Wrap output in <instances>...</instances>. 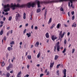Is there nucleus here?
Here are the masks:
<instances>
[{
  "label": "nucleus",
  "mask_w": 77,
  "mask_h": 77,
  "mask_svg": "<svg viewBox=\"0 0 77 77\" xmlns=\"http://www.w3.org/2000/svg\"><path fill=\"white\" fill-rule=\"evenodd\" d=\"M65 1H69L71 3L70 6L71 7H72V2H75V0H57L52 1L47 0L46 1L44 2L43 3L45 4H50V3H57V2H65Z\"/></svg>",
  "instance_id": "nucleus-1"
},
{
  "label": "nucleus",
  "mask_w": 77,
  "mask_h": 77,
  "mask_svg": "<svg viewBox=\"0 0 77 77\" xmlns=\"http://www.w3.org/2000/svg\"><path fill=\"white\" fill-rule=\"evenodd\" d=\"M12 68H13V64L11 63L9 64L8 66L6 67L7 71H11V69Z\"/></svg>",
  "instance_id": "nucleus-2"
},
{
  "label": "nucleus",
  "mask_w": 77,
  "mask_h": 77,
  "mask_svg": "<svg viewBox=\"0 0 77 77\" xmlns=\"http://www.w3.org/2000/svg\"><path fill=\"white\" fill-rule=\"evenodd\" d=\"M15 19L17 21L18 19H20L21 18V14L19 13H17L16 14V15L15 17Z\"/></svg>",
  "instance_id": "nucleus-3"
},
{
  "label": "nucleus",
  "mask_w": 77,
  "mask_h": 77,
  "mask_svg": "<svg viewBox=\"0 0 77 77\" xmlns=\"http://www.w3.org/2000/svg\"><path fill=\"white\" fill-rule=\"evenodd\" d=\"M65 32H63V34H62V31H61L60 32V33L59 34V35L61 37V41L62 40V38L63 37V36L65 35Z\"/></svg>",
  "instance_id": "nucleus-4"
},
{
  "label": "nucleus",
  "mask_w": 77,
  "mask_h": 77,
  "mask_svg": "<svg viewBox=\"0 0 77 77\" xmlns=\"http://www.w3.org/2000/svg\"><path fill=\"white\" fill-rule=\"evenodd\" d=\"M57 50L58 51H60V46L59 45V42H58L57 43Z\"/></svg>",
  "instance_id": "nucleus-5"
},
{
  "label": "nucleus",
  "mask_w": 77,
  "mask_h": 77,
  "mask_svg": "<svg viewBox=\"0 0 77 77\" xmlns=\"http://www.w3.org/2000/svg\"><path fill=\"white\" fill-rule=\"evenodd\" d=\"M11 7H20V5H19V4H17V5H16L15 4H14V5H13V4H11Z\"/></svg>",
  "instance_id": "nucleus-6"
},
{
  "label": "nucleus",
  "mask_w": 77,
  "mask_h": 77,
  "mask_svg": "<svg viewBox=\"0 0 77 77\" xmlns=\"http://www.w3.org/2000/svg\"><path fill=\"white\" fill-rule=\"evenodd\" d=\"M26 6H27V7L29 8H30L31 7V3L30 2H29L27 3L25 5Z\"/></svg>",
  "instance_id": "nucleus-7"
},
{
  "label": "nucleus",
  "mask_w": 77,
  "mask_h": 77,
  "mask_svg": "<svg viewBox=\"0 0 77 77\" xmlns=\"http://www.w3.org/2000/svg\"><path fill=\"white\" fill-rule=\"evenodd\" d=\"M63 72L64 75V76L63 77H66V69H64V70H63Z\"/></svg>",
  "instance_id": "nucleus-8"
},
{
  "label": "nucleus",
  "mask_w": 77,
  "mask_h": 77,
  "mask_svg": "<svg viewBox=\"0 0 77 77\" xmlns=\"http://www.w3.org/2000/svg\"><path fill=\"white\" fill-rule=\"evenodd\" d=\"M51 39L52 41H54L55 39H57V37L56 36L55 37L54 35H53L52 36Z\"/></svg>",
  "instance_id": "nucleus-9"
},
{
  "label": "nucleus",
  "mask_w": 77,
  "mask_h": 77,
  "mask_svg": "<svg viewBox=\"0 0 77 77\" xmlns=\"http://www.w3.org/2000/svg\"><path fill=\"white\" fill-rule=\"evenodd\" d=\"M5 76L6 77H10V73L9 72H7L5 74Z\"/></svg>",
  "instance_id": "nucleus-10"
},
{
  "label": "nucleus",
  "mask_w": 77,
  "mask_h": 77,
  "mask_svg": "<svg viewBox=\"0 0 77 77\" xmlns=\"http://www.w3.org/2000/svg\"><path fill=\"white\" fill-rule=\"evenodd\" d=\"M46 37V38H50V36L49 35V34H48V32H47L45 34Z\"/></svg>",
  "instance_id": "nucleus-11"
},
{
  "label": "nucleus",
  "mask_w": 77,
  "mask_h": 77,
  "mask_svg": "<svg viewBox=\"0 0 77 77\" xmlns=\"http://www.w3.org/2000/svg\"><path fill=\"white\" fill-rule=\"evenodd\" d=\"M60 26H61V24L60 23H59L57 24L56 26V28H57V29H59Z\"/></svg>",
  "instance_id": "nucleus-12"
},
{
  "label": "nucleus",
  "mask_w": 77,
  "mask_h": 77,
  "mask_svg": "<svg viewBox=\"0 0 77 77\" xmlns=\"http://www.w3.org/2000/svg\"><path fill=\"white\" fill-rule=\"evenodd\" d=\"M77 26V24L75 23V22H74L73 23V24L72 25V27H76Z\"/></svg>",
  "instance_id": "nucleus-13"
},
{
  "label": "nucleus",
  "mask_w": 77,
  "mask_h": 77,
  "mask_svg": "<svg viewBox=\"0 0 77 77\" xmlns=\"http://www.w3.org/2000/svg\"><path fill=\"white\" fill-rule=\"evenodd\" d=\"M54 63H51L50 68H53V65H54Z\"/></svg>",
  "instance_id": "nucleus-14"
},
{
  "label": "nucleus",
  "mask_w": 77,
  "mask_h": 77,
  "mask_svg": "<svg viewBox=\"0 0 77 77\" xmlns=\"http://www.w3.org/2000/svg\"><path fill=\"white\" fill-rule=\"evenodd\" d=\"M39 45V42H37L36 43L35 46V47H38Z\"/></svg>",
  "instance_id": "nucleus-15"
},
{
  "label": "nucleus",
  "mask_w": 77,
  "mask_h": 77,
  "mask_svg": "<svg viewBox=\"0 0 77 77\" xmlns=\"http://www.w3.org/2000/svg\"><path fill=\"white\" fill-rule=\"evenodd\" d=\"M9 5L7 4V5H5L4 6L5 9H6L7 8H9Z\"/></svg>",
  "instance_id": "nucleus-16"
},
{
  "label": "nucleus",
  "mask_w": 77,
  "mask_h": 77,
  "mask_svg": "<svg viewBox=\"0 0 77 77\" xmlns=\"http://www.w3.org/2000/svg\"><path fill=\"white\" fill-rule=\"evenodd\" d=\"M20 8H25V7H26V5L23 4L21 5H20Z\"/></svg>",
  "instance_id": "nucleus-17"
},
{
  "label": "nucleus",
  "mask_w": 77,
  "mask_h": 77,
  "mask_svg": "<svg viewBox=\"0 0 77 77\" xmlns=\"http://www.w3.org/2000/svg\"><path fill=\"white\" fill-rule=\"evenodd\" d=\"M58 57H59V56L56 55L55 56V58H54V60H56L57 59H58Z\"/></svg>",
  "instance_id": "nucleus-18"
},
{
  "label": "nucleus",
  "mask_w": 77,
  "mask_h": 77,
  "mask_svg": "<svg viewBox=\"0 0 77 77\" xmlns=\"http://www.w3.org/2000/svg\"><path fill=\"white\" fill-rule=\"evenodd\" d=\"M35 5V3L34 2L32 3V4H31V6H32V8H33Z\"/></svg>",
  "instance_id": "nucleus-19"
},
{
  "label": "nucleus",
  "mask_w": 77,
  "mask_h": 77,
  "mask_svg": "<svg viewBox=\"0 0 77 77\" xmlns=\"http://www.w3.org/2000/svg\"><path fill=\"white\" fill-rule=\"evenodd\" d=\"M26 35L28 36V38H29V36H31V33L30 32H29V33H27Z\"/></svg>",
  "instance_id": "nucleus-20"
},
{
  "label": "nucleus",
  "mask_w": 77,
  "mask_h": 77,
  "mask_svg": "<svg viewBox=\"0 0 77 77\" xmlns=\"http://www.w3.org/2000/svg\"><path fill=\"white\" fill-rule=\"evenodd\" d=\"M27 58L28 59L30 60L32 58V56H31V55H28L27 56Z\"/></svg>",
  "instance_id": "nucleus-21"
},
{
  "label": "nucleus",
  "mask_w": 77,
  "mask_h": 77,
  "mask_svg": "<svg viewBox=\"0 0 77 77\" xmlns=\"http://www.w3.org/2000/svg\"><path fill=\"white\" fill-rule=\"evenodd\" d=\"M26 13H23V18L24 20H25L26 18Z\"/></svg>",
  "instance_id": "nucleus-22"
},
{
  "label": "nucleus",
  "mask_w": 77,
  "mask_h": 77,
  "mask_svg": "<svg viewBox=\"0 0 77 77\" xmlns=\"http://www.w3.org/2000/svg\"><path fill=\"white\" fill-rule=\"evenodd\" d=\"M7 49L8 51H11L12 50V48L11 47H8Z\"/></svg>",
  "instance_id": "nucleus-23"
},
{
  "label": "nucleus",
  "mask_w": 77,
  "mask_h": 77,
  "mask_svg": "<svg viewBox=\"0 0 77 77\" xmlns=\"http://www.w3.org/2000/svg\"><path fill=\"white\" fill-rule=\"evenodd\" d=\"M3 29H2L1 31L0 32V35H3Z\"/></svg>",
  "instance_id": "nucleus-24"
},
{
  "label": "nucleus",
  "mask_w": 77,
  "mask_h": 77,
  "mask_svg": "<svg viewBox=\"0 0 77 77\" xmlns=\"http://www.w3.org/2000/svg\"><path fill=\"white\" fill-rule=\"evenodd\" d=\"M5 65V63H4V61H3L2 62V64H1V66H4Z\"/></svg>",
  "instance_id": "nucleus-25"
},
{
  "label": "nucleus",
  "mask_w": 77,
  "mask_h": 77,
  "mask_svg": "<svg viewBox=\"0 0 77 77\" xmlns=\"http://www.w3.org/2000/svg\"><path fill=\"white\" fill-rule=\"evenodd\" d=\"M54 26H55V23H54L52 25V26L50 27L51 29H53L54 27Z\"/></svg>",
  "instance_id": "nucleus-26"
},
{
  "label": "nucleus",
  "mask_w": 77,
  "mask_h": 77,
  "mask_svg": "<svg viewBox=\"0 0 77 77\" xmlns=\"http://www.w3.org/2000/svg\"><path fill=\"white\" fill-rule=\"evenodd\" d=\"M41 12V9L40 8H38L37 10V13H39Z\"/></svg>",
  "instance_id": "nucleus-27"
},
{
  "label": "nucleus",
  "mask_w": 77,
  "mask_h": 77,
  "mask_svg": "<svg viewBox=\"0 0 77 77\" xmlns=\"http://www.w3.org/2000/svg\"><path fill=\"white\" fill-rule=\"evenodd\" d=\"M14 44L15 42L14 41H11L10 43V45H14Z\"/></svg>",
  "instance_id": "nucleus-28"
},
{
  "label": "nucleus",
  "mask_w": 77,
  "mask_h": 77,
  "mask_svg": "<svg viewBox=\"0 0 77 77\" xmlns=\"http://www.w3.org/2000/svg\"><path fill=\"white\" fill-rule=\"evenodd\" d=\"M40 55H41V53H40V52H39L38 53V54H37V58H39Z\"/></svg>",
  "instance_id": "nucleus-29"
},
{
  "label": "nucleus",
  "mask_w": 77,
  "mask_h": 77,
  "mask_svg": "<svg viewBox=\"0 0 77 77\" xmlns=\"http://www.w3.org/2000/svg\"><path fill=\"white\" fill-rule=\"evenodd\" d=\"M56 73L57 75H60V73H59V70H57L56 72Z\"/></svg>",
  "instance_id": "nucleus-30"
},
{
  "label": "nucleus",
  "mask_w": 77,
  "mask_h": 77,
  "mask_svg": "<svg viewBox=\"0 0 77 77\" xmlns=\"http://www.w3.org/2000/svg\"><path fill=\"white\" fill-rule=\"evenodd\" d=\"M52 21V19L51 18H50V19L49 20L48 23H51V22Z\"/></svg>",
  "instance_id": "nucleus-31"
},
{
  "label": "nucleus",
  "mask_w": 77,
  "mask_h": 77,
  "mask_svg": "<svg viewBox=\"0 0 77 77\" xmlns=\"http://www.w3.org/2000/svg\"><path fill=\"white\" fill-rule=\"evenodd\" d=\"M60 10L61 11H63V12L64 11V10H63V8L61 7L60 8Z\"/></svg>",
  "instance_id": "nucleus-32"
},
{
  "label": "nucleus",
  "mask_w": 77,
  "mask_h": 77,
  "mask_svg": "<svg viewBox=\"0 0 77 77\" xmlns=\"http://www.w3.org/2000/svg\"><path fill=\"white\" fill-rule=\"evenodd\" d=\"M12 17L11 16L9 17L8 18L9 21H11L12 20Z\"/></svg>",
  "instance_id": "nucleus-33"
},
{
  "label": "nucleus",
  "mask_w": 77,
  "mask_h": 77,
  "mask_svg": "<svg viewBox=\"0 0 77 77\" xmlns=\"http://www.w3.org/2000/svg\"><path fill=\"white\" fill-rule=\"evenodd\" d=\"M63 53H64L66 52V48H65L63 51H62Z\"/></svg>",
  "instance_id": "nucleus-34"
},
{
  "label": "nucleus",
  "mask_w": 77,
  "mask_h": 77,
  "mask_svg": "<svg viewBox=\"0 0 77 77\" xmlns=\"http://www.w3.org/2000/svg\"><path fill=\"white\" fill-rule=\"evenodd\" d=\"M75 51V48H73L72 49V53H74V52Z\"/></svg>",
  "instance_id": "nucleus-35"
},
{
  "label": "nucleus",
  "mask_w": 77,
  "mask_h": 77,
  "mask_svg": "<svg viewBox=\"0 0 77 77\" xmlns=\"http://www.w3.org/2000/svg\"><path fill=\"white\" fill-rule=\"evenodd\" d=\"M66 39H65L64 40V44H65V45L66 44Z\"/></svg>",
  "instance_id": "nucleus-36"
},
{
  "label": "nucleus",
  "mask_w": 77,
  "mask_h": 77,
  "mask_svg": "<svg viewBox=\"0 0 77 77\" xmlns=\"http://www.w3.org/2000/svg\"><path fill=\"white\" fill-rule=\"evenodd\" d=\"M21 74V72L20 71L19 72H18V74L17 75L20 76V75Z\"/></svg>",
  "instance_id": "nucleus-37"
},
{
  "label": "nucleus",
  "mask_w": 77,
  "mask_h": 77,
  "mask_svg": "<svg viewBox=\"0 0 77 77\" xmlns=\"http://www.w3.org/2000/svg\"><path fill=\"white\" fill-rule=\"evenodd\" d=\"M4 40H5V41L6 40V36H5L3 38Z\"/></svg>",
  "instance_id": "nucleus-38"
},
{
  "label": "nucleus",
  "mask_w": 77,
  "mask_h": 77,
  "mask_svg": "<svg viewBox=\"0 0 77 77\" xmlns=\"http://www.w3.org/2000/svg\"><path fill=\"white\" fill-rule=\"evenodd\" d=\"M60 66V64H59L58 65H57V68H59V66Z\"/></svg>",
  "instance_id": "nucleus-39"
},
{
  "label": "nucleus",
  "mask_w": 77,
  "mask_h": 77,
  "mask_svg": "<svg viewBox=\"0 0 77 77\" xmlns=\"http://www.w3.org/2000/svg\"><path fill=\"white\" fill-rule=\"evenodd\" d=\"M26 31H27V29H25L24 30V31H23V34H24V33H25L26 32Z\"/></svg>",
  "instance_id": "nucleus-40"
},
{
  "label": "nucleus",
  "mask_w": 77,
  "mask_h": 77,
  "mask_svg": "<svg viewBox=\"0 0 77 77\" xmlns=\"http://www.w3.org/2000/svg\"><path fill=\"white\" fill-rule=\"evenodd\" d=\"M43 75H44V74L42 73V74H40V77H42V76H43Z\"/></svg>",
  "instance_id": "nucleus-41"
},
{
  "label": "nucleus",
  "mask_w": 77,
  "mask_h": 77,
  "mask_svg": "<svg viewBox=\"0 0 77 77\" xmlns=\"http://www.w3.org/2000/svg\"><path fill=\"white\" fill-rule=\"evenodd\" d=\"M72 20H74V15L72 16Z\"/></svg>",
  "instance_id": "nucleus-42"
},
{
  "label": "nucleus",
  "mask_w": 77,
  "mask_h": 77,
  "mask_svg": "<svg viewBox=\"0 0 77 77\" xmlns=\"http://www.w3.org/2000/svg\"><path fill=\"white\" fill-rule=\"evenodd\" d=\"M37 3V5H40V2L39 1H38Z\"/></svg>",
  "instance_id": "nucleus-43"
},
{
  "label": "nucleus",
  "mask_w": 77,
  "mask_h": 77,
  "mask_svg": "<svg viewBox=\"0 0 77 77\" xmlns=\"http://www.w3.org/2000/svg\"><path fill=\"white\" fill-rule=\"evenodd\" d=\"M71 14H72V15H73L74 14V11H72L71 12Z\"/></svg>",
  "instance_id": "nucleus-44"
},
{
  "label": "nucleus",
  "mask_w": 77,
  "mask_h": 77,
  "mask_svg": "<svg viewBox=\"0 0 77 77\" xmlns=\"http://www.w3.org/2000/svg\"><path fill=\"white\" fill-rule=\"evenodd\" d=\"M54 52H56V46H54Z\"/></svg>",
  "instance_id": "nucleus-45"
},
{
  "label": "nucleus",
  "mask_w": 77,
  "mask_h": 77,
  "mask_svg": "<svg viewBox=\"0 0 77 77\" xmlns=\"http://www.w3.org/2000/svg\"><path fill=\"white\" fill-rule=\"evenodd\" d=\"M9 33H10V32L8 31L7 33V36H8V35H9Z\"/></svg>",
  "instance_id": "nucleus-46"
},
{
  "label": "nucleus",
  "mask_w": 77,
  "mask_h": 77,
  "mask_svg": "<svg viewBox=\"0 0 77 77\" xmlns=\"http://www.w3.org/2000/svg\"><path fill=\"white\" fill-rule=\"evenodd\" d=\"M47 15V11H45V14H44L45 16H46Z\"/></svg>",
  "instance_id": "nucleus-47"
},
{
  "label": "nucleus",
  "mask_w": 77,
  "mask_h": 77,
  "mask_svg": "<svg viewBox=\"0 0 77 77\" xmlns=\"http://www.w3.org/2000/svg\"><path fill=\"white\" fill-rule=\"evenodd\" d=\"M10 72L11 74H12V73H14V71L11 70V71H10Z\"/></svg>",
  "instance_id": "nucleus-48"
},
{
  "label": "nucleus",
  "mask_w": 77,
  "mask_h": 77,
  "mask_svg": "<svg viewBox=\"0 0 77 77\" xmlns=\"http://www.w3.org/2000/svg\"><path fill=\"white\" fill-rule=\"evenodd\" d=\"M50 74V73L48 71L46 74L47 75H49Z\"/></svg>",
  "instance_id": "nucleus-49"
},
{
  "label": "nucleus",
  "mask_w": 77,
  "mask_h": 77,
  "mask_svg": "<svg viewBox=\"0 0 77 77\" xmlns=\"http://www.w3.org/2000/svg\"><path fill=\"white\" fill-rule=\"evenodd\" d=\"M12 5L11 6V8H13L12 10H14L15 9V7H11Z\"/></svg>",
  "instance_id": "nucleus-50"
},
{
  "label": "nucleus",
  "mask_w": 77,
  "mask_h": 77,
  "mask_svg": "<svg viewBox=\"0 0 77 77\" xmlns=\"http://www.w3.org/2000/svg\"><path fill=\"white\" fill-rule=\"evenodd\" d=\"M4 11L5 12H8V10H7V9H6L4 10Z\"/></svg>",
  "instance_id": "nucleus-51"
},
{
  "label": "nucleus",
  "mask_w": 77,
  "mask_h": 77,
  "mask_svg": "<svg viewBox=\"0 0 77 77\" xmlns=\"http://www.w3.org/2000/svg\"><path fill=\"white\" fill-rule=\"evenodd\" d=\"M30 66V65H28L27 66V68L28 69H29V67Z\"/></svg>",
  "instance_id": "nucleus-52"
},
{
  "label": "nucleus",
  "mask_w": 77,
  "mask_h": 77,
  "mask_svg": "<svg viewBox=\"0 0 77 77\" xmlns=\"http://www.w3.org/2000/svg\"><path fill=\"white\" fill-rule=\"evenodd\" d=\"M8 14H9V13L7 12V13H5V15H8Z\"/></svg>",
  "instance_id": "nucleus-53"
},
{
  "label": "nucleus",
  "mask_w": 77,
  "mask_h": 77,
  "mask_svg": "<svg viewBox=\"0 0 77 77\" xmlns=\"http://www.w3.org/2000/svg\"><path fill=\"white\" fill-rule=\"evenodd\" d=\"M35 30H36L37 29H38V27L37 26H35Z\"/></svg>",
  "instance_id": "nucleus-54"
},
{
  "label": "nucleus",
  "mask_w": 77,
  "mask_h": 77,
  "mask_svg": "<svg viewBox=\"0 0 77 77\" xmlns=\"http://www.w3.org/2000/svg\"><path fill=\"white\" fill-rule=\"evenodd\" d=\"M47 69H46L45 70V73H47Z\"/></svg>",
  "instance_id": "nucleus-55"
},
{
  "label": "nucleus",
  "mask_w": 77,
  "mask_h": 77,
  "mask_svg": "<svg viewBox=\"0 0 77 77\" xmlns=\"http://www.w3.org/2000/svg\"><path fill=\"white\" fill-rule=\"evenodd\" d=\"M64 26L65 27H68V25H66L65 24H64Z\"/></svg>",
  "instance_id": "nucleus-56"
},
{
  "label": "nucleus",
  "mask_w": 77,
  "mask_h": 77,
  "mask_svg": "<svg viewBox=\"0 0 77 77\" xmlns=\"http://www.w3.org/2000/svg\"><path fill=\"white\" fill-rule=\"evenodd\" d=\"M7 11H9V10H10V8H7Z\"/></svg>",
  "instance_id": "nucleus-57"
},
{
  "label": "nucleus",
  "mask_w": 77,
  "mask_h": 77,
  "mask_svg": "<svg viewBox=\"0 0 77 77\" xmlns=\"http://www.w3.org/2000/svg\"><path fill=\"white\" fill-rule=\"evenodd\" d=\"M70 34V32H68V33H67V36H69Z\"/></svg>",
  "instance_id": "nucleus-58"
},
{
  "label": "nucleus",
  "mask_w": 77,
  "mask_h": 77,
  "mask_svg": "<svg viewBox=\"0 0 77 77\" xmlns=\"http://www.w3.org/2000/svg\"><path fill=\"white\" fill-rule=\"evenodd\" d=\"M26 77H29V75L28 74L26 75Z\"/></svg>",
  "instance_id": "nucleus-59"
},
{
  "label": "nucleus",
  "mask_w": 77,
  "mask_h": 77,
  "mask_svg": "<svg viewBox=\"0 0 77 77\" xmlns=\"http://www.w3.org/2000/svg\"><path fill=\"white\" fill-rule=\"evenodd\" d=\"M68 15L69 16V17H70V16L69 15V12H68Z\"/></svg>",
  "instance_id": "nucleus-60"
},
{
  "label": "nucleus",
  "mask_w": 77,
  "mask_h": 77,
  "mask_svg": "<svg viewBox=\"0 0 77 77\" xmlns=\"http://www.w3.org/2000/svg\"><path fill=\"white\" fill-rule=\"evenodd\" d=\"M68 6H69V7H70V2H69L68 3Z\"/></svg>",
  "instance_id": "nucleus-61"
},
{
  "label": "nucleus",
  "mask_w": 77,
  "mask_h": 77,
  "mask_svg": "<svg viewBox=\"0 0 77 77\" xmlns=\"http://www.w3.org/2000/svg\"><path fill=\"white\" fill-rule=\"evenodd\" d=\"M9 56V55H8V54H6V56L7 57H8V56Z\"/></svg>",
  "instance_id": "nucleus-62"
},
{
  "label": "nucleus",
  "mask_w": 77,
  "mask_h": 77,
  "mask_svg": "<svg viewBox=\"0 0 77 77\" xmlns=\"http://www.w3.org/2000/svg\"><path fill=\"white\" fill-rule=\"evenodd\" d=\"M38 8H40L41 6H40V5H38Z\"/></svg>",
  "instance_id": "nucleus-63"
},
{
  "label": "nucleus",
  "mask_w": 77,
  "mask_h": 77,
  "mask_svg": "<svg viewBox=\"0 0 77 77\" xmlns=\"http://www.w3.org/2000/svg\"><path fill=\"white\" fill-rule=\"evenodd\" d=\"M3 21H5V20H6V18L5 17L3 18Z\"/></svg>",
  "instance_id": "nucleus-64"
}]
</instances>
